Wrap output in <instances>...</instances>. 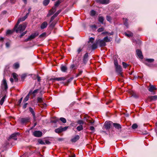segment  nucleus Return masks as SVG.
I'll use <instances>...</instances> for the list:
<instances>
[{
	"label": "nucleus",
	"instance_id": "obj_1",
	"mask_svg": "<svg viewBox=\"0 0 157 157\" xmlns=\"http://www.w3.org/2000/svg\"><path fill=\"white\" fill-rule=\"evenodd\" d=\"M94 39L93 37L90 38L87 44L89 48H91L92 49H95L97 48L98 44H99L100 47L104 46L106 45V43L103 40H99L96 43H94Z\"/></svg>",
	"mask_w": 157,
	"mask_h": 157
},
{
	"label": "nucleus",
	"instance_id": "obj_2",
	"mask_svg": "<svg viewBox=\"0 0 157 157\" xmlns=\"http://www.w3.org/2000/svg\"><path fill=\"white\" fill-rule=\"evenodd\" d=\"M27 26V24L25 22L23 23L21 25H20L19 27L16 29V32L21 33L24 31Z\"/></svg>",
	"mask_w": 157,
	"mask_h": 157
},
{
	"label": "nucleus",
	"instance_id": "obj_3",
	"mask_svg": "<svg viewBox=\"0 0 157 157\" xmlns=\"http://www.w3.org/2000/svg\"><path fill=\"white\" fill-rule=\"evenodd\" d=\"M1 87L2 90H6L7 89L8 87L6 80L4 78L2 80Z\"/></svg>",
	"mask_w": 157,
	"mask_h": 157
},
{
	"label": "nucleus",
	"instance_id": "obj_4",
	"mask_svg": "<svg viewBox=\"0 0 157 157\" xmlns=\"http://www.w3.org/2000/svg\"><path fill=\"white\" fill-rule=\"evenodd\" d=\"M154 61V59H146L144 63L146 65L148 66L154 67V65L151 64V63L153 62Z\"/></svg>",
	"mask_w": 157,
	"mask_h": 157
},
{
	"label": "nucleus",
	"instance_id": "obj_5",
	"mask_svg": "<svg viewBox=\"0 0 157 157\" xmlns=\"http://www.w3.org/2000/svg\"><path fill=\"white\" fill-rule=\"evenodd\" d=\"M29 14V13H27L25 17L20 18L18 20L17 23L15 26L14 29H16V28L17 27L18 25L20 23V22L23 21L25 20Z\"/></svg>",
	"mask_w": 157,
	"mask_h": 157
},
{
	"label": "nucleus",
	"instance_id": "obj_6",
	"mask_svg": "<svg viewBox=\"0 0 157 157\" xmlns=\"http://www.w3.org/2000/svg\"><path fill=\"white\" fill-rule=\"evenodd\" d=\"M38 35V33H35L32 34L29 37L25 40V41H27L29 40H31L33 39H34Z\"/></svg>",
	"mask_w": 157,
	"mask_h": 157
},
{
	"label": "nucleus",
	"instance_id": "obj_7",
	"mask_svg": "<svg viewBox=\"0 0 157 157\" xmlns=\"http://www.w3.org/2000/svg\"><path fill=\"white\" fill-rule=\"evenodd\" d=\"M59 120H60L63 123H65L66 122V119L63 117L60 118ZM59 121V119L58 118H56L55 120L52 121V122L56 123Z\"/></svg>",
	"mask_w": 157,
	"mask_h": 157
},
{
	"label": "nucleus",
	"instance_id": "obj_8",
	"mask_svg": "<svg viewBox=\"0 0 157 157\" xmlns=\"http://www.w3.org/2000/svg\"><path fill=\"white\" fill-rule=\"evenodd\" d=\"M42 132L39 131H35L33 133V135L35 136L36 137H41L42 136Z\"/></svg>",
	"mask_w": 157,
	"mask_h": 157
},
{
	"label": "nucleus",
	"instance_id": "obj_9",
	"mask_svg": "<svg viewBox=\"0 0 157 157\" xmlns=\"http://www.w3.org/2000/svg\"><path fill=\"white\" fill-rule=\"evenodd\" d=\"M56 11V8L55 7H53L50 10L47 15V17H48L52 15Z\"/></svg>",
	"mask_w": 157,
	"mask_h": 157
},
{
	"label": "nucleus",
	"instance_id": "obj_10",
	"mask_svg": "<svg viewBox=\"0 0 157 157\" xmlns=\"http://www.w3.org/2000/svg\"><path fill=\"white\" fill-rule=\"evenodd\" d=\"M116 68V72L118 73V74L121 75V72L122 71V69L121 66L120 65H118L115 67Z\"/></svg>",
	"mask_w": 157,
	"mask_h": 157
},
{
	"label": "nucleus",
	"instance_id": "obj_11",
	"mask_svg": "<svg viewBox=\"0 0 157 157\" xmlns=\"http://www.w3.org/2000/svg\"><path fill=\"white\" fill-rule=\"evenodd\" d=\"M30 118L29 117L22 118L20 120L22 124L26 123L29 121Z\"/></svg>",
	"mask_w": 157,
	"mask_h": 157
},
{
	"label": "nucleus",
	"instance_id": "obj_12",
	"mask_svg": "<svg viewBox=\"0 0 157 157\" xmlns=\"http://www.w3.org/2000/svg\"><path fill=\"white\" fill-rule=\"evenodd\" d=\"M96 1L99 3L102 4H107L109 2V0H96Z\"/></svg>",
	"mask_w": 157,
	"mask_h": 157
},
{
	"label": "nucleus",
	"instance_id": "obj_13",
	"mask_svg": "<svg viewBox=\"0 0 157 157\" xmlns=\"http://www.w3.org/2000/svg\"><path fill=\"white\" fill-rule=\"evenodd\" d=\"M136 54L137 56L140 59H142L143 58V56L142 55V52L139 49L136 50Z\"/></svg>",
	"mask_w": 157,
	"mask_h": 157
},
{
	"label": "nucleus",
	"instance_id": "obj_14",
	"mask_svg": "<svg viewBox=\"0 0 157 157\" xmlns=\"http://www.w3.org/2000/svg\"><path fill=\"white\" fill-rule=\"evenodd\" d=\"M88 54L87 53H86L84 57L83 58V62L85 64H86L88 61Z\"/></svg>",
	"mask_w": 157,
	"mask_h": 157
},
{
	"label": "nucleus",
	"instance_id": "obj_15",
	"mask_svg": "<svg viewBox=\"0 0 157 157\" xmlns=\"http://www.w3.org/2000/svg\"><path fill=\"white\" fill-rule=\"evenodd\" d=\"M112 38L111 37L106 36L105 37L103 40L105 41V42H110L112 40Z\"/></svg>",
	"mask_w": 157,
	"mask_h": 157
},
{
	"label": "nucleus",
	"instance_id": "obj_16",
	"mask_svg": "<svg viewBox=\"0 0 157 157\" xmlns=\"http://www.w3.org/2000/svg\"><path fill=\"white\" fill-rule=\"evenodd\" d=\"M148 90L150 92H153L154 90H156V88L155 86L150 84Z\"/></svg>",
	"mask_w": 157,
	"mask_h": 157
},
{
	"label": "nucleus",
	"instance_id": "obj_17",
	"mask_svg": "<svg viewBox=\"0 0 157 157\" xmlns=\"http://www.w3.org/2000/svg\"><path fill=\"white\" fill-rule=\"evenodd\" d=\"M110 122H106L104 124L105 128L106 129H109L110 128Z\"/></svg>",
	"mask_w": 157,
	"mask_h": 157
},
{
	"label": "nucleus",
	"instance_id": "obj_18",
	"mask_svg": "<svg viewBox=\"0 0 157 157\" xmlns=\"http://www.w3.org/2000/svg\"><path fill=\"white\" fill-rule=\"evenodd\" d=\"M19 134V133L18 132L13 133L11 135L10 137L11 138L13 139L14 140H17L16 136L17 135H18Z\"/></svg>",
	"mask_w": 157,
	"mask_h": 157
},
{
	"label": "nucleus",
	"instance_id": "obj_19",
	"mask_svg": "<svg viewBox=\"0 0 157 157\" xmlns=\"http://www.w3.org/2000/svg\"><path fill=\"white\" fill-rule=\"evenodd\" d=\"M113 125L115 128L117 129L120 130L121 128V126L119 124L116 123H113Z\"/></svg>",
	"mask_w": 157,
	"mask_h": 157
},
{
	"label": "nucleus",
	"instance_id": "obj_20",
	"mask_svg": "<svg viewBox=\"0 0 157 157\" xmlns=\"http://www.w3.org/2000/svg\"><path fill=\"white\" fill-rule=\"evenodd\" d=\"M32 90H30L29 94L25 98L23 101L24 102H26L29 100V98L30 95L31 94V93H32Z\"/></svg>",
	"mask_w": 157,
	"mask_h": 157
},
{
	"label": "nucleus",
	"instance_id": "obj_21",
	"mask_svg": "<svg viewBox=\"0 0 157 157\" xmlns=\"http://www.w3.org/2000/svg\"><path fill=\"white\" fill-rule=\"evenodd\" d=\"M79 138L78 135L76 136L73 138L71 139V141L72 142H75L77 141Z\"/></svg>",
	"mask_w": 157,
	"mask_h": 157
},
{
	"label": "nucleus",
	"instance_id": "obj_22",
	"mask_svg": "<svg viewBox=\"0 0 157 157\" xmlns=\"http://www.w3.org/2000/svg\"><path fill=\"white\" fill-rule=\"evenodd\" d=\"M48 25V23L46 21L43 22L40 26L41 29H43L46 28Z\"/></svg>",
	"mask_w": 157,
	"mask_h": 157
},
{
	"label": "nucleus",
	"instance_id": "obj_23",
	"mask_svg": "<svg viewBox=\"0 0 157 157\" xmlns=\"http://www.w3.org/2000/svg\"><path fill=\"white\" fill-rule=\"evenodd\" d=\"M66 78L64 77H61L59 78H54V80H57L58 81H64L65 80Z\"/></svg>",
	"mask_w": 157,
	"mask_h": 157
},
{
	"label": "nucleus",
	"instance_id": "obj_24",
	"mask_svg": "<svg viewBox=\"0 0 157 157\" xmlns=\"http://www.w3.org/2000/svg\"><path fill=\"white\" fill-rule=\"evenodd\" d=\"M29 111H30V112L32 114V115L33 116V117L34 119V121H35V119H36V117H35V113L34 112V111L33 109L30 107L29 108Z\"/></svg>",
	"mask_w": 157,
	"mask_h": 157
},
{
	"label": "nucleus",
	"instance_id": "obj_25",
	"mask_svg": "<svg viewBox=\"0 0 157 157\" xmlns=\"http://www.w3.org/2000/svg\"><path fill=\"white\" fill-rule=\"evenodd\" d=\"M150 101H155L157 100V96L155 95L153 96H150L149 97Z\"/></svg>",
	"mask_w": 157,
	"mask_h": 157
},
{
	"label": "nucleus",
	"instance_id": "obj_26",
	"mask_svg": "<svg viewBox=\"0 0 157 157\" xmlns=\"http://www.w3.org/2000/svg\"><path fill=\"white\" fill-rule=\"evenodd\" d=\"M60 69L63 72H66L67 70V68L65 66H61L60 67Z\"/></svg>",
	"mask_w": 157,
	"mask_h": 157
},
{
	"label": "nucleus",
	"instance_id": "obj_27",
	"mask_svg": "<svg viewBox=\"0 0 157 157\" xmlns=\"http://www.w3.org/2000/svg\"><path fill=\"white\" fill-rule=\"evenodd\" d=\"M124 34L126 36L128 37L132 36V33L129 31L125 33Z\"/></svg>",
	"mask_w": 157,
	"mask_h": 157
},
{
	"label": "nucleus",
	"instance_id": "obj_28",
	"mask_svg": "<svg viewBox=\"0 0 157 157\" xmlns=\"http://www.w3.org/2000/svg\"><path fill=\"white\" fill-rule=\"evenodd\" d=\"M55 132L57 133H60L62 132L61 127H60L55 130Z\"/></svg>",
	"mask_w": 157,
	"mask_h": 157
},
{
	"label": "nucleus",
	"instance_id": "obj_29",
	"mask_svg": "<svg viewBox=\"0 0 157 157\" xmlns=\"http://www.w3.org/2000/svg\"><path fill=\"white\" fill-rule=\"evenodd\" d=\"M104 18L102 16H99L98 17V21L102 24H103Z\"/></svg>",
	"mask_w": 157,
	"mask_h": 157
},
{
	"label": "nucleus",
	"instance_id": "obj_30",
	"mask_svg": "<svg viewBox=\"0 0 157 157\" xmlns=\"http://www.w3.org/2000/svg\"><path fill=\"white\" fill-rule=\"evenodd\" d=\"M6 97V95H5L1 98V99L0 100V104L1 105H2L3 104V103L5 101V100Z\"/></svg>",
	"mask_w": 157,
	"mask_h": 157
},
{
	"label": "nucleus",
	"instance_id": "obj_31",
	"mask_svg": "<svg viewBox=\"0 0 157 157\" xmlns=\"http://www.w3.org/2000/svg\"><path fill=\"white\" fill-rule=\"evenodd\" d=\"M61 2V0H58L56 2L55 4V6L54 7H55L56 8V7L58 6Z\"/></svg>",
	"mask_w": 157,
	"mask_h": 157
},
{
	"label": "nucleus",
	"instance_id": "obj_32",
	"mask_svg": "<svg viewBox=\"0 0 157 157\" xmlns=\"http://www.w3.org/2000/svg\"><path fill=\"white\" fill-rule=\"evenodd\" d=\"M77 130L78 131H80L83 129V127L82 125H80L78 126L77 128Z\"/></svg>",
	"mask_w": 157,
	"mask_h": 157
},
{
	"label": "nucleus",
	"instance_id": "obj_33",
	"mask_svg": "<svg viewBox=\"0 0 157 157\" xmlns=\"http://www.w3.org/2000/svg\"><path fill=\"white\" fill-rule=\"evenodd\" d=\"M13 76L14 78L15 79V81L17 82L18 80V79L17 78V75L15 73H13Z\"/></svg>",
	"mask_w": 157,
	"mask_h": 157
},
{
	"label": "nucleus",
	"instance_id": "obj_34",
	"mask_svg": "<svg viewBox=\"0 0 157 157\" xmlns=\"http://www.w3.org/2000/svg\"><path fill=\"white\" fill-rule=\"evenodd\" d=\"M49 2V0H44L43 2V4L46 6L47 5Z\"/></svg>",
	"mask_w": 157,
	"mask_h": 157
},
{
	"label": "nucleus",
	"instance_id": "obj_35",
	"mask_svg": "<svg viewBox=\"0 0 157 157\" xmlns=\"http://www.w3.org/2000/svg\"><path fill=\"white\" fill-rule=\"evenodd\" d=\"M13 67L15 69L18 68L19 67V65L18 63H16L13 65Z\"/></svg>",
	"mask_w": 157,
	"mask_h": 157
},
{
	"label": "nucleus",
	"instance_id": "obj_36",
	"mask_svg": "<svg viewBox=\"0 0 157 157\" xmlns=\"http://www.w3.org/2000/svg\"><path fill=\"white\" fill-rule=\"evenodd\" d=\"M77 123L78 124L80 125H82L84 124V122L82 120H79L77 121Z\"/></svg>",
	"mask_w": 157,
	"mask_h": 157
},
{
	"label": "nucleus",
	"instance_id": "obj_37",
	"mask_svg": "<svg viewBox=\"0 0 157 157\" xmlns=\"http://www.w3.org/2000/svg\"><path fill=\"white\" fill-rule=\"evenodd\" d=\"M138 125L136 124H133L132 126V128L133 129H135L137 128Z\"/></svg>",
	"mask_w": 157,
	"mask_h": 157
},
{
	"label": "nucleus",
	"instance_id": "obj_38",
	"mask_svg": "<svg viewBox=\"0 0 157 157\" xmlns=\"http://www.w3.org/2000/svg\"><path fill=\"white\" fill-rule=\"evenodd\" d=\"M122 65L124 68H126L127 67V66L128 65V64H127L126 63L123 62H122Z\"/></svg>",
	"mask_w": 157,
	"mask_h": 157
},
{
	"label": "nucleus",
	"instance_id": "obj_39",
	"mask_svg": "<svg viewBox=\"0 0 157 157\" xmlns=\"http://www.w3.org/2000/svg\"><path fill=\"white\" fill-rule=\"evenodd\" d=\"M38 142L39 143V144H45L44 142V141L41 140H38Z\"/></svg>",
	"mask_w": 157,
	"mask_h": 157
},
{
	"label": "nucleus",
	"instance_id": "obj_40",
	"mask_svg": "<svg viewBox=\"0 0 157 157\" xmlns=\"http://www.w3.org/2000/svg\"><path fill=\"white\" fill-rule=\"evenodd\" d=\"M90 15L91 16H94L95 14V11L94 10H92L90 12Z\"/></svg>",
	"mask_w": 157,
	"mask_h": 157
},
{
	"label": "nucleus",
	"instance_id": "obj_41",
	"mask_svg": "<svg viewBox=\"0 0 157 157\" xmlns=\"http://www.w3.org/2000/svg\"><path fill=\"white\" fill-rule=\"evenodd\" d=\"M37 101L39 102H42L43 100L41 98H38L37 99Z\"/></svg>",
	"mask_w": 157,
	"mask_h": 157
},
{
	"label": "nucleus",
	"instance_id": "obj_42",
	"mask_svg": "<svg viewBox=\"0 0 157 157\" xmlns=\"http://www.w3.org/2000/svg\"><path fill=\"white\" fill-rule=\"evenodd\" d=\"M104 30V28H101L98 29V31L99 32H101L103 31Z\"/></svg>",
	"mask_w": 157,
	"mask_h": 157
},
{
	"label": "nucleus",
	"instance_id": "obj_43",
	"mask_svg": "<svg viewBox=\"0 0 157 157\" xmlns=\"http://www.w3.org/2000/svg\"><path fill=\"white\" fill-rule=\"evenodd\" d=\"M114 64L115 67L119 65H118V62L117 60H114Z\"/></svg>",
	"mask_w": 157,
	"mask_h": 157
},
{
	"label": "nucleus",
	"instance_id": "obj_44",
	"mask_svg": "<svg viewBox=\"0 0 157 157\" xmlns=\"http://www.w3.org/2000/svg\"><path fill=\"white\" fill-rule=\"evenodd\" d=\"M56 24V23L55 21H53L52 22V23L50 24V26L51 27H53Z\"/></svg>",
	"mask_w": 157,
	"mask_h": 157
},
{
	"label": "nucleus",
	"instance_id": "obj_45",
	"mask_svg": "<svg viewBox=\"0 0 157 157\" xmlns=\"http://www.w3.org/2000/svg\"><path fill=\"white\" fill-rule=\"evenodd\" d=\"M124 24L127 27L128 26V23L127 22V19H125V21L124 22Z\"/></svg>",
	"mask_w": 157,
	"mask_h": 157
},
{
	"label": "nucleus",
	"instance_id": "obj_46",
	"mask_svg": "<svg viewBox=\"0 0 157 157\" xmlns=\"http://www.w3.org/2000/svg\"><path fill=\"white\" fill-rule=\"evenodd\" d=\"M68 127H65L63 128L61 127L62 132L66 131L67 128Z\"/></svg>",
	"mask_w": 157,
	"mask_h": 157
},
{
	"label": "nucleus",
	"instance_id": "obj_47",
	"mask_svg": "<svg viewBox=\"0 0 157 157\" xmlns=\"http://www.w3.org/2000/svg\"><path fill=\"white\" fill-rule=\"evenodd\" d=\"M38 90V89H36L34 90L33 92L32 91V92L31 93V94H34L35 93H36Z\"/></svg>",
	"mask_w": 157,
	"mask_h": 157
},
{
	"label": "nucleus",
	"instance_id": "obj_48",
	"mask_svg": "<svg viewBox=\"0 0 157 157\" xmlns=\"http://www.w3.org/2000/svg\"><path fill=\"white\" fill-rule=\"evenodd\" d=\"M12 33V32L11 30H8L6 32V34H11Z\"/></svg>",
	"mask_w": 157,
	"mask_h": 157
},
{
	"label": "nucleus",
	"instance_id": "obj_49",
	"mask_svg": "<svg viewBox=\"0 0 157 157\" xmlns=\"http://www.w3.org/2000/svg\"><path fill=\"white\" fill-rule=\"evenodd\" d=\"M26 76V75L25 74L22 75L21 76V78L22 79H24L25 78Z\"/></svg>",
	"mask_w": 157,
	"mask_h": 157
},
{
	"label": "nucleus",
	"instance_id": "obj_50",
	"mask_svg": "<svg viewBox=\"0 0 157 157\" xmlns=\"http://www.w3.org/2000/svg\"><path fill=\"white\" fill-rule=\"evenodd\" d=\"M107 20L109 21H110L111 20V17L110 16H107L106 18Z\"/></svg>",
	"mask_w": 157,
	"mask_h": 157
},
{
	"label": "nucleus",
	"instance_id": "obj_51",
	"mask_svg": "<svg viewBox=\"0 0 157 157\" xmlns=\"http://www.w3.org/2000/svg\"><path fill=\"white\" fill-rule=\"evenodd\" d=\"M55 17V16H53L51 17L50 20V23L52 22L53 21V20L55 18V17Z\"/></svg>",
	"mask_w": 157,
	"mask_h": 157
},
{
	"label": "nucleus",
	"instance_id": "obj_52",
	"mask_svg": "<svg viewBox=\"0 0 157 157\" xmlns=\"http://www.w3.org/2000/svg\"><path fill=\"white\" fill-rule=\"evenodd\" d=\"M155 126H156V127L155 128V132L156 133V135L157 136V122L155 123Z\"/></svg>",
	"mask_w": 157,
	"mask_h": 157
},
{
	"label": "nucleus",
	"instance_id": "obj_53",
	"mask_svg": "<svg viewBox=\"0 0 157 157\" xmlns=\"http://www.w3.org/2000/svg\"><path fill=\"white\" fill-rule=\"evenodd\" d=\"M27 32L26 31H25V32H24L23 33H22L20 36V37H22L25 34H26Z\"/></svg>",
	"mask_w": 157,
	"mask_h": 157
},
{
	"label": "nucleus",
	"instance_id": "obj_54",
	"mask_svg": "<svg viewBox=\"0 0 157 157\" xmlns=\"http://www.w3.org/2000/svg\"><path fill=\"white\" fill-rule=\"evenodd\" d=\"M113 34H114V33L113 32H112L111 33L108 32V33H107V34L109 36L112 35Z\"/></svg>",
	"mask_w": 157,
	"mask_h": 157
},
{
	"label": "nucleus",
	"instance_id": "obj_55",
	"mask_svg": "<svg viewBox=\"0 0 157 157\" xmlns=\"http://www.w3.org/2000/svg\"><path fill=\"white\" fill-rule=\"evenodd\" d=\"M45 35H46V33H43L40 36V37H43L45 36Z\"/></svg>",
	"mask_w": 157,
	"mask_h": 157
},
{
	"label": "nucleus",
	"instance_id": "obj_56",
	"mask_svg": "<svg viewBox=\"0 0 157 157\" xmlns=\"http://www.w3.org/2000/svg\"><path fill=\"white\" fill-rule=\"evenodd\" d=\"M90 129L92 131H94V128L93 126H90Z\"/></svg>",
	"mask_w": 157,
	"mask_h": 157
},
{
	"label": "nucleus",
	"instance_id": "obj_57",
	"mask_svg": "<svg viewBox=\"0 0 157 157\" xmlns=\"http://www.w3.org/2000/svg\"><path fill=\"white\" fill-rule=\"evenodd\" d=\"M45 144H50V142L48 140H45Z\"/></svg>",
	"mask_w": 157,
	"mask_h": 157
},
{
	"label": "nucleus",
	"instance_id": "obj_58",
	"mask_svg": "<svg viewBox=\"0 0 157 157\" xmlns=\"http://www.w3.org/2000/svg\"><path fill=\"white\" fill-rule=\"evenodd\" d=\"M27 105V103H26L24 104V105L23 106V108L24 109H25L26 108Z\"/></svg>",
	"mask_w": 157,
	"mask_h": 157
},
{
	"label": "nucleus",
	"instance_id": "obj_59",
	"mask_svg": "<svg viewBox=\"0 0 157 157\" xmlns=\"http://www.w3.org/2000/svg\"><path fill=\"white\" fill-rule=\"evenodd\" d=\"M82 51V49H81L80 48H79L78 49V53H80V52H81V51Z\"/></svg>",
	"mask_w": 157,
	"mask_h": 157
},
{
	"label": "nucleus",
	"instance_id": "obj_60",
	"mask_svg": "<svg viewBox=\"0 0 157 157\" xmlns=\"http://www.w3.org/2000/svg\"><path fill=\"white\" fill-rule=\"evenodd\" d=\"M37 80L38 82H40L41 80L40 77L39 76H37Z\"/></svg>",
	"mask_w": 157,
	"mask_h": 157
},
{
	"label": "nucleus",
	"instance_id": "obj_61",
	"mask_svg": "<svg viewBox=\"0 0 157 157\" xmlns=\"http://www.w3.org/2000/svg\"><path fill=\"white\" fill-rule=\"evenodd\" d=\"M22 98H21L19 100V101H18V102H19V104H21V101H22Z\"/></svg>",
	"mask_w": 157,
	"mask_h": 157
},
{
	"label": "nucleus",
	"instance_id": "obj_62",
	"mask_svg": "<svg viewBox=\"0 0 157 157\" xmlns=\"http://www.w3.org/2000/svg\"><path fill=\"white\" fill-rule=\"evenodd\" d=\"M75 67V65L74 64L71 65V68L73 69V68Z\"/></svg>",
	"mask_w": 157,
	"mask_h": 157
},
{
	"label": "nucleus",
	"instance_id": "obj_63",
	"mask_svg": "<svg viewBox=\"0 0 157 157\" xmlns=\"http://www.w3.org/2000/svg\"><path fill=\"white\" fill-rule=\"evenodd\" d=\"M58 14L56 13H55L53 15V16H55V17H57V16L58 15Z\"/></svg>",
	"mask_w": 157,
	"mask_h": 157
},
{
	"label": "nucleus",
	"instance_id": "obj_64",
	"mask_svg": "<svg viewBox=\"0 0 157 157\" xmlns=\"http://www.w3.org/2000/svg\"><path fill=\"white\" fill-rule=\"evenodd\" d=\"M107 33H108L107 32H104L102 33V34L105 35L107 34Z\"/></svg>",
	"mask_w": 157,
	"mask_h": 157
}]
</instances>
